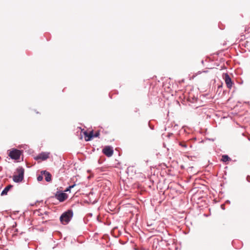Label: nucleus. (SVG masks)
I'll use <instances>...</instances> for the list:
<instances>
[{
	"instance_id": "obj_2",
	"label": "nucleus",
	"mask_w": 250,
	"mask_h": 250,
	"mask_svg": "<svg viewBox=\"0 0 250 250\" xmlns=\"http://www.w3.org/2000/svg\"><path fill=\"white\" fill-rule=\"evenodd\" d=\"M24 170L22 167H19L17 169V175H14L13 176V180L15 182H20L22 181L23 179Z\"/></svg>"
},
{
	"instance_id": "obj_9",
	"label": "nucleus",
	"mask_w": 250,
	"mask_h": 250,
	"mask_svg": "<svg viewBox=\"0 0 250 250\" xmlns=\"http://www.w3.org/2000/svg\"><path fill=\"white\" fill-rule=\"evenodd\" d=\"M41 174L44 175L45 176V179L47 182H50L51 181V174L46 170L42 171Z\"/></svg>"
},
{
	"instance_id": "obj_15",
	"label": "nucleus",
	"mask_w": 250,
	"mask_h": 250,
	"mask_svg": "<svg viewBox=\"0 0 250 250\" xmlns=\"http://www.w3.org/2000/svg\"><path fill=\"white\" fill-rule=\"evenodd\" d=\"M75 186V185L74 184L73 185L69 186L68 188L66 190V191H68L69 190V189L73 188Z\"/></svg>"
},
{
	"instance_id": "obj_4",
	"label": "nucleus",
	"mask_w": 250,
	"mask_h": 250,
	"mask_svg": "<svg viewBox=\"0 0 250 250\" xmlns=\"http://www.w3.org/2000/svg\"><path fill=\"white\" fill-rule=\"evenodd\" d=\"M224 79L227 87L230 89L232 86L233 83L229 76L227 73H226L224 76Z\"/></svg>"
},
{
	"instance_id": "obj_10",
	"label": "nucleus",
	"mask_w": 250,
	"mask_h": 250,
	"mask_svg": "<svg viewBox=\"0 0 250 250\" xmlns=\"http://www.w3.org/2000/svg\"><path fill=\"white\" fill-rule=\"evenodd\" d=\"M13 187V186L11 185H9L6 186L4 189L2 190L1 193V195L3 196L7 194L8 192L10 190V189Z\"/></svg>"
},
{
	"instance_id": "obj_3",
	"label": "nucleus",
	"mask_w": 250,
	"mask_h": 250,
	"mask_svg": "<svg viewBox=\"0 0 250 250\" xmlns=\"http://www.w3.org/2000/svg\"><path fill=\"white\" fill-rule=\"evenodd\" d=\"M8 156L12 159L19 160L21 155V151L17 149L8 150Z\"/></svg>"
},
{
	"instance_id": "obj_7",
	"label": "nucleus",
	"mask_w": 250,
	"mask_h": 250,
	"mask_svg": "<svg viewBox=\"0 0 250 250\" xmlns=\"http://www.w3.org/2000/svg\"><path fill=\"white\" fill-rule=\"evenodd\" d=\"M83 134L85 136V140L86 141H89L94 137L93 131H90L89 133L86 131H84Z\"/></svg>"
},
{
	"instance_id": "obj_8",
	"label": "nucleus",
	"mask_w": 250,
	"mask_h": 250,
	"mask_svg": "<svg viewBox=\"0 0 250 250\" xmlns=\"http://www.w3.org/2000/svg\"><path fill=\"white\" fill-rule=\"evenodd\" d=\"M49 154L48 153L42 152L37 156L36 159L37 160L41 159L42 161H44L46 160L49 157Z\"/></svg>"
},
{
	"instance_id": "obj_11",
	"label": "nucleus",
	"mask_w": 250,
	"mask_h": 250,
	"mask_svg": "<svg viewBox=\"0 0 250 250\" xmlns=\"http://www.w3.org/2000/svg\"><path fill=\"white\" fill-rule=\"evenodd\" d=\"M221 160L224 162H226L230 160V158L227 155H224L222 157Z\"/></svg>"
},
{
	"instance_id": "obj_1",
	"label": "nucleus",
	"mask_w": 250,
	"mask_h": 250,
	"mask_svg": "<svg viewBox=\"0 0 250 250\" xmlns=\"http://www.w3.org/2000/svg\"><path fill=\"white\" fill-rule=\"evenodd\" d=\"M73 216V212L71 210H68L63 213L60 217V221L63 225L68 223Z\"/></svg>"
},
{
	"instance_id": "obj_6",
	"label": "nucleus",
	"mask_w": 250,
	"mask_h": 250,
	"mask_svg": "<svg viewBox=\"0 0 250 250\" xmlns=\"http://www.w3.org/2000/svg\"><path fill=\"white\" fill-rule=\"evenodd\" d=\"M57 199L60 202H63L67 198V195L66 193H61L56 195Z\"/></svg>"
},
{
	"instance_id": "obj_13",
	"label": "nucleus",
	"mask_w": 250,
	"mask_h": 250,
	"mask_svg": "<svg viewBox=\"0 0 250 250\" xmlns=\"http://www.w3.org/2000/svg\"><path fill=\"white\" fill-rule=\"evenodd\" d=\"M43 175L41 174V175H39L37 177V180L38 181H41L43 179V176H42Z\"/></svg>"
},
{
	"instance_id": "obj_5",
	"label": "nucleus",
	"mask_w": 250,
	"mask_h": 250,
	"mask_svg": "<svg viewBox=\"0 0 250 250\" xmlns=\"http://www.w3.org/2000/svg\"><path fill=\"white\" fill-rule=\"evenodd\" d=\"M103 153L107 157H111L113 154V150L109 146H106L102 150Z\"/></svg>"
},
{
	"instance_id": "obj_12",
	"label": "nucleus",
	"mask_w": 250,
	"mask_h": 250,
	"mask_svg": "<svg viewBox=\"0 0 250 250\" xmlns=\"http://www.w3.org/2000/svg\"><path fill=\"white\" fill-rule=\"evenodd\" d=\"M179 145L184 148H187V145L186 142H179Z\"/></svg>"
},
{
	"instance_id": "obj_14",
	"label": "nucleus",
	"mask_w": 250,
	"mask_h": 250,
	"mask_svg": "<svg viewBox=\"0 0 250 250\" xmlns=\"http://www.w3.org/2000/svg\"><path fill=\"white\" fill-rule=\"evenodd\" d=\"M93 135H94V137H98L100 135V131H98L96 132L95 134H93Z\"/></svg>"
}]
</instances>
